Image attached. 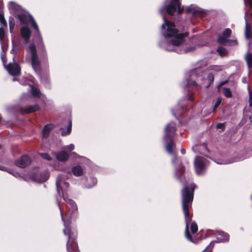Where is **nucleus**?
I'll return each instance as SVG.
<instances>
[{"label":"nucleus","instance_id":"nucleus-1","mask_svg":"<svg viewBox=\"0 0 252 252\" xmlns=\"http://www.w3.org/2000/svg\"><path fill=\"white\" fill-rule=\"evenodd\" d=\"M58 206L61 212V218L63 222L64 228L63 230L64 234V230L68 229L71 232H77L76 230L72 229L71 227L72 219L75 220L78 217V208L75 202L72 199H68L67 201V211L63 215V211L61 209L59 202Z\"/></svg>","mask_w":252,"mask_h":252},{"label":"nucleus","instance_id":"nucleus-2","mask_svg":"<svg viewBox=\"0 0 252 252\" xmlns=\"http://www.w3.org/2000/svg\"><path fill=\"white\" fill-rule=\"evenodd\" d=\"M176 125L174 122L168 124L165 128L164 140L166 142L165 148L170 155L173 154V149L175 148V143L173 138L176 134Z\"/></svg>","mask_w":252,"mask_h":252},{"label":"nucleus","instance_id":"nucleus-3","mask_svg":"<svg viewBox=\"0 0 252 252\" xmlns=\"http://www.w3.org/2000/svg\"><path fill=\"white\" fill-rule=\"evenodd\" d=\"M177 11L179 15L182 14L184 11V7L182 6L180 0H171L167 5L162 6L159 11L163 16H164V13L173 16Z\"/></svg>","mask_w":252,"mask_h":252},{"label":"nucleus","instance_id":"nucleus-4","mask_svg":"<svg viewBox=\"0 0 252 252\" xmlns=\"http://www.w3.org/2000/svg\"><path fill=\"white\" fill-rule=\"evenodd\" d=\"M64 235L67 237L66 249L67 252H80L78 244V232H72L66 229L64 230Z\"/></svg>","mask_w":252,"mask_h":252},{"label":"nucleus","instance_id":"nucleus-5","mask_svg":"<svg viewBox=\"0 0 252 252\" xmlns=\"http://www.w3.org/2000/svg\"><path fill=\"white\" fill-rule=\"evenodd\" d=\"M195 185L191 184L190 187L185 186L181 190L182 206H191L194 197Z\"/></svg>","mask_w":252,"mask_h":252},{"label":"nucleus","instance_id":"nucleus-6","mask_svg":"<svg viewBox=\"0 0 252 252\" xmlns=\"http://www.w3.org/2000/svg\"><path fill=\"white\" fill-rule=\"evenodd\" d=\"M164 21L161 28L162 31H164L163 34L167 37H173L177 35L179 33V30L175 28V25L174 22H171L166 19L165 16H163Z\"/></svg>","mask_w":252,"mask_h":252},{"label":"nucleus","instance_id":"nucleus-7","mask_svg":"<svg viewBox=\"0 0 252 252\" xmlns=\"http://www.w3.org/2000/svg\"><path fill=\"white\" fill-rule=\"evenodd\" d=\"M29 49L31 54L32 67L37 74H40L41 71V63L37 57L35 45L33 43L30 44Z\"/></svg>","mask_w":252,"mask_h":252},{"label":"nucleus","instance_id":"nucleus-8","mask_svg":"<svg viewBox=\"0 0 252 252\" xmlns=\"http://www.w3.org/2000/svg\"><path fill=\"white\" fill-rule=\"evenodd\" d=\"M247 8L248 10L245 13V35L247 39H250L252 38V7Z\"/></svg>","mask_w":252,"mask_h":252},{"label":"nucleus","instance_id":"nucleus-9","mask_svg":"<svg viewBox=\"0 0 252 252\" xmlns=\"http://www.w3.org/2000/svg\"><path fill=\"white\" fill-rule=\"evenodd\" d=\"M6 68L11 76H17L21 74V67L18 63L15 62L13 63H9L6 66Z\"/></svg>","mask_w":252,"mask_h":252},{"label":"nucleus","instance_id":"nucleus-10","mask_svg":"<svg viewBox=\"0 0 252 252\" xmlns=\"http://www.w3.org/2000/svg\"><path fill=\"white\" fill-rule=\"evenodd\" d=\"M31 163V160L30 157L26 155L22 156L20 158L16 159L14 164L20 168H25L29 165Z\"/></svg>","mask_w":252,"mask_h":252},{"label":"nucleus","instance_id":"nucleus-11","mask_svg":"<svg viewBox=\"0 0 252 252\" xmlns=\"http://www.w3.org/2000/svg\"><path fill=\"white\" fill-rule=\"evenodd\" d=\"M205 163L203 158L201 157H197L194 160V167L197 174H200L205 169Z\"/></svg>","mask_w":252,"mask_h":252},{"label":"nucleus","instance_id":"nucleus-12","mask_svg":"<svg viewBox=\"0 0 252 252\" xmlns=\"http://www.w3.org/2000/svg\"><path fill=\"white\" fill-rule=\"evenodd\" d=\"M189 32H185L178 34L174 36L175 38L170 40V43L174 46H179L182 43V40L189 35Z\"/></svg>","mask_w":252,"mask_h":252},{"label":"nucleus","instance_id":"nucleus-13","mask_svg":"<svg viewBox=\"0 0 252 252\" xmlns=\"http://www.w3.org/2000/svg\"><path fill=\"white\" fill-rule=\"evenodd\" d=\"M191 206H182V210L184 215L186 225L189 224L191 222L192 215L189 212V209Z\"/></svg>","mask_w":252,"mask_h":252},{"label":"nucleus","instance_id":"nucleus-14","mask_svg":"<svg viewBox=\"0 0 252 252\" xmlns=\"http://www.w3.org/2000/svg\"><path fill=\"white\" fill-rule=\"evenodd\" d=\"M20 33L25 42H29L32 34V32L29 28L27 26L22 27L20 29Z\"/></svg>","mask_w":252,"mask_h":252},{"label":"nucleus","instance_id":"nucleus-15","mask_svg":"<svg viewBox=\"0 0 252 252\" xmlns=\"http://www.w3.org/2000/svg\"><path fill=\"white\" fill-rule=\"evenodd\" d=\"M187 13L188 14L191 13L192 16L195 17L202 18L204 15V12L201 10L196 9L192 7L191 5L188 7L187 9Z\"/></svg>","mask_w":252,"mask_h":252},{"label":"nucleus","instance_id":"nucleus-16","mask_svg":"<svg viewBox=\"0 0 252 252\" xmlns=\"http://www.w3.org/2000/svg\"><path fill=\"white\" fill-rule=\"evenodd\" d=\"M40 110V106L38 104L33 106H29L26 108H21V112L23 114L33 113Z\"/></svg>","mask_w":252,"mask_h":252},{"label":"nucleus","instance_id":"nucleus-17","mask_svg":"<svg viewBox=\"0 0 252 252\" xmlns=\"http://www.w3.org/2000/svg\"><path fill=\"white\" fill-rule=\"evenodd\" d=\"M185 168L182 164H179L175 169V175L179 180H182L185 177Z\"/></svg>","mask_w":252,"mask_h":252},{"label":"nucleus","instance_id":"nucleus-18","mask_svg":"<svg viewBox=\"0 0 252 252\" xmlns=\"http://www.w3.org/2000/svg\"><path fill=\"white\" fill-rule=\"evenodd\" d=\"M18 20L22 24L28 25L31 20V17H32L31 15H27L24 13H20L17 15Z\"/></svg>","mask_w":252,"mask_h":252},{"label":"nucleus","instance_id":"nucleus-19","mask_svg":"<svg viewBox=\"0 0 252 252\" xmlns=\"http://www.w3.org/2000/svg\"><path fill=\"white\" fill-rule=\"evenodd\" d=\"M56 158L59 161L65 162L68 159L69 155L66 152L62 151L56 154Z\"/></svg>","mask_w":252,"mask_h":252},{"label":"nucleus","instance_id":"nucleus-20","mask_svg":"<svg viewBox=\"0 0 252 252\" xmlns=\"http://www.w3.org/2000/svg\"><path fill=\"white\" fill-rule=\"evenodd\" d=\"M71 172L75 176L80 177L83 174V169L80 165H77L72 168Z\"/></svg>","mask_w":252,"mask_h":252},{"label":"nucleus","instance_id":"nucleus-21","mask_svg":"<svg viewBox=\"0 0 252 252\" xmlns=\"http://www.w3.org/2000/svg\"><path fill=\"white\" fill-rule=\"evenodd\" d=\"M62 183V176L61 175H59L56 179V185L57 193L59 196H61L62 194V192H63V189L61 187Z\"/></svg>","mask_w":252,"mask_h":252},{"label":"nucleus","instance_id":"nucleus-22","mask_svg":"<svg viewBox=\"0 0 252 252\" xmlns=\"http://www.w3.org/2000/svg\"><path fill=\"white\" fill-rule=\"evenodd\" d=\"M9 9L14 12L19 11L21 10V6L13 1H10L8 4Z\"/></svg>","mask_w":252,"mask_h":252},{"label":"nucleus","instance_id":"nucleus-23","mask_svg":"<svg viewBox=\"0 0 252 252\" xmlns=\"http://www.w3.org/2000/svg\"><path fill=\"white\" fill-rule=\"evenodd\" d=\"M29 23H31L32 27L35 31L34 34L36 35H40V31L38 26L33 17H31V20L29 22Z\"/></svg>","mask_w":252,"mask_h":252},{"label":"nucleus","instance_id":"nucleus-24","mask_svg":"<svg viewBox=\"0 0 252 252\" xmlns=\"http://www.w3.org/2000/svg\"><path fill=\"white\" fill-rule=\"evenodd\" d=\"M52 128V125H47L45 126L43 129V134L44 136H48Z\"/></svg>","mask_w":252,"mask_h":252},{"label":"nucleus","instance_id":"nucleus-25","mask_svg":"<svg viewBox=\"0 0 252 252\" xmlns=\"http://www.w3.org/2000/svg\"><path fill=\"white\" fill-rule=\"evenodd\" d=\"M246 60L249 68L252 67V54L248 53L246 56Z\"/></svg>","mask_w":252,"mask_h":252},{"label":"nucleus","instance_id":"nucleus-26","mask_svg":"<svg viewBox=\"0 0 252 252\" xmlns=\"http://www.w3.org/2000/svg\"><path fill=\"white\" fill-rule=\"evenodd\" d=\"M71 128H72V122L71 121H69L67 129L66 130H63L62 132V136H66L70 133L71 131Z\"/></svg>","mask_w":252,"mask_h":252},{"label":"nucleus","instance_id":"nucleus-27","mask_svg":"<svg viewBox=\"0 0 252 252\" xmlns=\"http://www.w3.org/2000/svg\"><path fill=\"white\" fill-rule=\"evenodd\" d=\"M217 51L220 56H225L228 54L227 50L222 47H219L217 49Z\"/></svg>","mask_w":252,"mask_h":252},{"label":"nucleus","instance_id":"nucleus-28","mask_svg":"<svg viewBox=\"0 0 252 252\" xmlns=\"http://www.w3.org/2000/svg\"><path fill=\"white\" fill-rule=\"evenodd\" d=\"M32 94L34 97H39L40 95L39 89L32 86Z\"/></svg>","mask_w":252,"mask_h":252},{"label":"nucleus","instance_id":"nucleus-29","mask_svg":"<svg viewBox=\"0 0 252 252\" xmlns=\"http://www.w3.org/2000/svg\"><path fill=\"white\" fill-rule=\"evenodd\" d=\"M228 39L221 35L219 36L217 38V42L220 45H226Z\"/></svg>","mask_w":252,"mask_h":252},{"label":"nucleus","instance_id":"nucleus-30","mask_svg":"<svg viewBox=\"0 0 252 252\" xmlns=\"http://www.w3.org/2000/svg\"><path fill=\"white\" fill-rule=\"evenodd\" d=\"M222 89L223 90V94L225 97L228 98L231 97L232 93L229 88L223 87Z\"/></svg>","mask_w":252,"mask_h":252},{"label":"nucleus","instance_id":"nucleus-31","mask_svg":"<svg viewBox=\"0 0 252 252\" xmlns=\"http://www.w3.org/2000/svg\"><path fill=\"white\" fill-rule=\"evenodd\" d=\"M189 225L187 224V225H186V228H185V236L188 240L192 242V237L191 235L190 234V233L189 232Z\"/></svg>","mask_w":252,"mask_h":252},{"label":"nucleus","instance_id":"nucleus-32","mask_svg":"<svg viewBox=\"0 0 252 252\" xmlns=\"http://www.w3.org/2000/svg\"><path fill=\"white\" fill-rule=\"evenodd\" d=\"M190 230L192 233H195L198 231V226L194 221L190 222Z\"/></svg>","mask_w":252,"mask_h":252},{"label":"nucleus","instance_id":"nucleus-33","mask_svg":"<svg viewBox=\"0 0 252 252\" xmlns=\"http://www.w3.org/2000/svg\"><path fill=\"white\" fill-rule=\"evenodd\" d=\"M207 80L209 82V84L207 86V88H208L214 81V76L213 74V73H211L208 74L207 77Z\"/></svg>","mask_w":252,"mask_h":252},{"label":"nucleus","instance_id":"nucleus-34","mask_svg":"<svg viewBox=\"0 0 252 252\" xmlns=\"http://www.w3.org/2000/svg\"><path fill=\"white\" fill-rule=\"evenodd\" d=\"M231 33V30L229 28H227L223 31L222 35L225 37L226 38H229L230 37Z\"/></svg>","mask_w":252,"mask_h":252},{"label":"nucleus","instance_id":"nucleus-35","mask_svg":"<svg viewBox=\"0 0 252 252\" xmlns=\"http://www.w3.org/2000/svg\"><path fill=\"white\" fill-rule=\"evenodd\" d=\"M20 49L18 48L13 47L12 49L10 51V53L14 55L13 57V61L15 62V58L19 53Z\"/></svg>","mask_w":252,"mask_h":252},{"label":"nucleus","instance_id":"nucleus-36","mask_svg":"<svg viewBox=\"0 0 252 252\" xmlns=\"http://www.w3.org/2000/svg\"><path fill=\"white\" fill-rule=\"evenodd\" d=\"M237 45H238V41L237 40L228 39L226 45L232 46H236Z\"/></svg>","mask_w":252,"mask_h":252},{"label":"nucleus","instance_id":"nucleus-37","mask_svg":"<svg viewBox=\"0 0 252 252\" xmlns=\"http://www.w3.org/2000/svg\"><path fill=\"white\" fill-rule=\"evenodd\" d=\"M222 101V98H220V97H219L215 104V105L214 106V107H213V113H215L216 111V109H217V108L219 106V105H220V103Z\"/></svg>","mask_w":252,"mask_h":252},{"label":"nucleus","instance_id":"nucleus-38","mask_svg":"<svg viewBox=\"0 0 252 252\" xmlns=\"http://www.w3.org/2000/svg\"><path fill=\"white\" fill-rule=\"evenodd\" d=\"M214 244L211 242L210 244L202 252H212Z\"/></svg>","mask_w":252,"mask_h":252},{"label":"nucleus","instance_id":"nucleus-39","mask_svg":"<svg viewBox=\"0 0 252 252\" xmlns=\"http://www.w3.org/2000/svg\"><path fill=\"white\" fill-rule=\"evenodd\" d=\"M1 48H2V53L1 54V59L2 60V62L3 63V64L5 65V64L7 62V59H6V54L4 52L2 46H1Z\"/></svg>","mask_w":252,"mask_h":252},{"label":"nucleus","instance_id":"nucleus-40","mask_svg":"<svg viewBox=\"0 0 252 252\" xmlns=\"http://www.w3.org/2000/svg\"><path fill=\"white\" fill-rule=\"evenodd\" d=\"M210 70H212L217 72H219L222 70L221 66L218 65H212L209 67Z\"/></svg>","mask_w":252,"mask_h":252},{"label":"nucleus","instance_id":"nucleus-41","mask_svg":"<svg viewBox=\"0 0 252 252\" xmlns=\"http://www.w3.org/2000/svg\"><path fill=\"white\" fill-rule=\"evenodd\" d=\"M5 36L4 30L2 27L0 28V41L2 42Z\"/></svg>","mask_w":252,"mask_h":252},{"label":"nucleus","instance_id":"nucleus-42","mask_svg":"<svg viewBox=\"0 0 252 252\" xmlns=\"http://www.w3.org/2000/svg\"><path fill=\"white\" fill-rule=\"evenodd\" d=\"M221 235L223 236L222 242H227L229 240V235L227 233L222 232Z\"/></svg>","mask_w":252,"mask_h":252},{"label":"nucleus","instance_id":"nucleus-43","mask_svg":"<svg viewBox=\"0 0 252 252\" xmlns=\"http://www.w3.org/2000/svg\"><path fill=\"white\" fill-rule=\"evenodd\" d=\"M41 157L47 160L50 161L52 160V158L47 153H42L40 155Z\"/></svg>","mask_w":252,"mask_h":252},{"label":"nucleus","instance_id":"nucleus-44","mask_svg":"<svg viewBox=\"0 0 252 252\" xmlns=\"http://www.w3.org/2000/svg\"><path fill=\"white\" fill-rule=\"evenodd\" d=\"M249 90V106L252 107V91H251L248 87Z\"/></svg>","mask_w":252,"mask_h":252},{"label":"nucleus","instance_id":"nucleus-45","mask_svg":"<svg viewBox=\"0 0 252 252\" xmlns=\"http://www.w3.org/2000/svg\"><path fill=\"white\" fill-rule=\"evenodd\" d=\"M244 2L247 7H252V0H244Z\"/></svg>","mask_w":252,"mask_h":252},{"label":"nucleus","instance_id":"nucleus-46","mask_svg":"<svg viewBox=\"0 0 252 252\" xmlns=\"http://www.w3.org/2000/svg\"><path fill=\"white\" fill-rule=\"evenodd\" d=\"M8 22L9 26H15V20L12 16L9 17Z\"/></svg>","mask_w":252,"mask_h":252},{"label":"nucleus","instance_id":"nucleus-47","mask_svg":"<svg viewBox=\"0 0 252 252\" xmlns=\"http://www.w3.org/2000/svg\"><path fill=\"white\" fill-rule=\"evenodd\" d=\"M228 82L229 81L228 80H226L220 82L219 85L218 86V89H220L222 86L227 84Z\"/></svg>","mask_w":252,"mask_h":252},{"label":"nucleus","instance_id":"nucleus-48","mask_svg":"<svg viewBox=\"0 0 252 252\" xmlns=\"http://www.w3.org/2000/svg\"><path fill=\"white\" fill-rule=\"evenodd\" d=\"M224 124L223 123H218L216 125V128L218 129H223L224 128Z\"/></svg>","mask_w":252,"mask_h":252},{"label":"nucleus","instance_id":"nucleus-49","mask_svg":"<svg viewBox=\"0 0 252 252\" xmlns=\"http://www.w3.org/2000/svg\"><path fill=\"white\" fill-rule=\"evenodd\" d=\"M62 196L64 201H65L67 202V201L68 199H69L68 198V195L67 194H64L63 192H62Z\"/></svg>","mask_w":252,"mask_h":252},{"label":"nucleus","instance_id":"nucleus-50","mask_svg":"<svg viewBox=\"0 0 252 252\" xmlns=\"http://www.w3.org/2000/svg\"><path fill=\"white\" fill-rule=\"evenodd\" d=\"M14 26H9V31L10 33H12L13 32Z\"/></svg>","mask_w":252,"mask_h":252},{"label":"nucleus","instance_id":"nucleus-51","mask_svg":"<svg viewBox=\"0 0 252 252\" xmlns=\"http://www.w3.org/2000/svg\"><path fill=\"white\" fill-rule=\"evenodd\" d=\"M74 146L73 145V144H70L69 145V150L70 151H72L74 149Z\"/></svg>","mask_w":252,"mask_h":252},{"label":"nucleus","instance_id":"nucleus-52","mask_svg":"<svg viewBox=\"0 0 252 252\" xmlns=\"http://www.w3.org/2000/svg\"><path fill=\"white\" fill-rule=\"evenodd\" d=\"M189 99L191 101H193V95L192 94H190L189 96Z\"/></svg>","mask_w":252,"mask_h":252},{"label":"nucleus","instance_id":"nucleus-53","mask_svg":"<svg viewBox=\"0 0 252 252\" xmlns=\"http://www.w3.org/2000/svg\"><path fill=\"white\" fill-rule=\"evenodd\" d=\"M63 184H64V185L66 187H67V188L69 187V183H68V182H63Z\"/></svg>","mask_w":252,"mask_h":252},{"label":"nucleus","instance_id":"nucleus-54","mask_svg":"<svg viewBox=\"0 0 252 252\" xmlns=\"http://www.w3.org/2000/svg\"><path fill=\"white\" fill-rule=\"evenodd\" d=\"M191 84L195 86H198V84H197V83L194 81H193L191 82Z\"/></svg>","mask_w":252,"mask_h":252},{"label":"nucleus","instance_id":"nucleus-55","mask_svg":"<svg viewBox=\"0 0 252 252\" xmlns=\"http://www.w3.org/2000/svg\"><path fill=\"white\" fill-rule=\"evenodd\" d=\"M181 153L182 154L184 155L186 154V150L184 149H182L181 150Z\"/></svg>","mask_w":252,"mask_h":252},{"label":"nucleus","instance_id":"nucleus-56","mask_svg":"<svg viewBox=\"0 0 252 252\" xmlns=\"http://www.w3.org/2000/svg\"><path fill=\"white\" fill-rule=\"evenodd\" d=\"M4 168H5V167H4V166H1L0 165V170H3Z\"/></svg>","mask_w":252,"mask_h":252},{"label":"nucleus","instance_id":"nucleus-57","mask_svg":"<svg viewBox=\"0 0 252 252\" xmlns=\"http://www.w3.org/2000/svg\"><path fill=\"white\" fill-rule=\"evenodd\" d=\"M244 81H245V82H247V81H245V80H244V81H243V82H244Z\"/></svg>","mask_w":252,"mask_h":252},{"label":"nucleus","instance_id":"nucleus-58","mask_svg":"<svg viewBox=\"0 0 252 252\" xmlns=\"http://www.w3.org/2000/svg\"><path fill=\"white\" fill-rule=\"evenodd\" d=\"M244 81H245V82H247V81H245V80H244V81H243V82H244Z\"/></svg>","mask_w":252,"mask_h":252},{"label":"nucleus","instance_id":"nucleus-59","mask_svg":"<svg viewBox=\"0 0 252 252\" xmlns=\"http://www.w3.org/2000/svg\"><path fill=\"white\" fill-rule=\"evenodd\" d=\"M244 81H245V82H247V81H245V80H244V81H243V82H244Z\"/></svg>","mask_w":252,"mask_h":252}]
</instances>
